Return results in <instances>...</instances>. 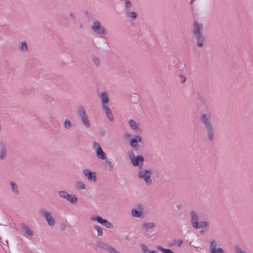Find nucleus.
Segmentation results:
<instances>
[{
    "mask_svg": "<svg viewBox=\"0 0 253 253\" xmlns=\"http://www.w3.org/2000/svg\"><path fill=\"white\" fill-rule=\"evenodd\" d=\"M10 184L11 186L12 191L16 195H18L19 194V190L16 184L14 181H10Z\"/></svg>",
    "mask_w": 253,
    "mask_h": 253,
    "instance_id": "nucleus-26",
    "label": "nucleus"
},
{
    "mask_svg": "<svg viewBox=\"0 0 253 253\" xmlns=\"http://www.w3.org/2000/svg\"><path fill=\"white\" fill-rule=\"evenodd\" d=\"M209 228V223L207 221H201L200 222H198L196 224L194 228L200 229V228H206L207 230Z\"/></svg>",
    "mask_w": 253,
    "mask_h": 253,
    "instance_id": "nucleus-18",
    "label": "nucleus"
},
{
    "mask_svg": "<svg viewBox=\"0 0 253 253\" xmlns=\"http://www.w3.org/2000/svg\"><path fill=\"white\" fill-rule=\"evenodd\" d=\"M82 26H83V25H82V24H81V25H80V27H82Z\"/></svg>",
    "mask_w": 253,
    "mask_h": 253,
    "instance_id": "nucleus-53",
    "label": "nucleus"
},
{
    "mask_svg": "<svg viewBox=\"0 0 253 253\" xmlns=\"http://www.w3.org/2000/svg\"><path fill=\"white\" fill-rule=\"evenodd\" d=\"M138 209H133L131 211V214L135 217H140L143 214V206L142 204H139L137 207Z\"/></svg>",
    "mask_w": 253,
    "mask_h": 253,
    "instance_id": "nucleus-13",
    "label": "nucleus"
},
{
    "mask_svg": "<svg viewBox=\"0 0 253 253\" xmlns=\"http://www.w3.org/2000/svg\"><path fill=\"white\" fill-rule=\"evenodd\" d=\"M169 253H175L174 252H173L172 251H171V252Z\"/></svg>",
    "mask_w": 253,
    "mask_h": 253,
    "instance_id": "nucleus-52",
    "label": "nucleus"
},
{
    "mask_svg": "<svg viewBox=\"0 0 253 253\" xmlns=\"http://www.w3.org/2000/svg\"><path fill=\"white\" fill-rule=\"evenodd\" d=\"M78 114L80 118L87 116L84 107L79 106L78 108Z\"/></svg>",
    "mask_w": 253,
    "mask_h": 253,
    "instance_id": "nucleus-22",
    "label": "nucleus"
},
{
    "mask_svg": "<svg viewBox=\"0 0 253 253\" xmlns=\"http://www.w3.org/2000/svg\"><path fill=\"white\" fill-rule=\"evenodd\" d=\"M97 157L101 160H105L106 158L105 153L103 151L102 148L99 149L96 152Z\"/></svg>",
    "mask_w": 253,
    "mask_h": 253,
    "instance_id": "nucleus-23",
    "label": "nucleus"
},
{
    "mask_svg": "<svg viewBox=\"0 0 253 253\" xmlns=\"http://www.w3.org/2000/svg\"><path fill=\"white\" fill-rule=\"evenodd\" d=\"M125 11L126 10H129L131 8V2L129 0H125Z\"/></svg>",
    "mask_w": 253,
    "mask_h": 253,
    "instance_id": "nucleus-34",
    "label": "nucleus"
},
{
    "mask_svg": "<svg viewBox=\"0 0 253 253\" xmlns=\"http://www.w3.org/2000/svg\"><path fill=\"white\" fill-rule=\"evenodd\" d=\"M157 249L159 251H161L163 253H169L171 252V250L170 249H165L160 246H158L157 247Z\"/></svg>",
    "mask_w": 253,
    "mask_h": 253,
    "instance_id": "nucleus-32",
    "label": "nucleus"
},
{
    "mask_svg": "<svg viewBox=\"0 0 253 253\" xmlns=\"http://www.w3.org/2000/svg\"><path fill=\"white\" fill-rule=\"evenodd\" d=\"M81 119L86 127L88 128L90 126V122L88 119L87 115L86 116V117L81 118Z\"/></svg>",
    "mask_w": 253,
    "mask_h": 253,
    "instance_id": "nucleus-25",
    "label": "nucleus"
},
{
    "mask_svg": "<svg viewBox=\"0 0 253 253\" xmlns=\"http://www.w3.org/2000/svg\"><path fill=\"white\" fill-rule=\"evenodd\" d=\"M131 136V134L128 133H126L125 134L124 137L126 138H128Z\"/></svg>",
    "mask_w": 253,
    "mask_h": 253,
    "instance_id": "nucleus-43",
    "label": "nucleus"
},
{
    "mask_svg": "<svg viewBox=\"0 0 253 253\" xmlns=\"http://www.w3.org/2000/svg\"><path fill=\"white\" fill-rule=\"evenodd\" d=\"M96 247L103 249L105 251H108L110 253H120L117 252L115 248L110 246L108 244L101 241H99L96 243Z\"/></svg>",
    "mask_w": 253,
    "mask_h": 253,
    "instance_id": "nucleus-10",
    "label": "nucleus"
},
{
    "mask_svg": "<svg viewBox=\"0 0 253 253\" xmlns=\"http://www.w3.org/2000/svg\"><path fill=\"white\" fill-rule=\"evenodd\" d=\"M200 122L204 125L208 139L213 141L215 139V131L211 122V113L202 114L199 119Z\"/></svg>",
    "mask_w": 253,
    "mask_h": 253,
    "instance_id": "nucleus-1",
    "label": "nucleus"
},
{
    "mask_svg": "<svg viewBox=\"0 0 253 253\" xmlns=\"http://www.w3.org/2000/svg\"><path fill=\"white\" fill-rule=\"evenodd\" d=\"M177 207L179 209H180L181 208V206L180 205H177Z\"/></svg>",
    "mask_w": 253,
    "mask_h": 253,
    "instance_id": "nucleus-46",
    "label": "nucleus"
},
{
    "mask_svg": "<svg viewBox=\"0 0 253 253\" xmlns=\"http://www.w3.org/2000/svg\"><path fill=\"white\" fill-rule=\"evenodd\" d=\"M20 50L22 51H26L28 50V45L26 42H22L20 47Z\"/></svg>",
    "mask_w": 253,
    "mask_h": 253,
    "instance_id": "nucleus-33",
    "label": "nucleus"
},
{
    "mask_svg": "<svg viewBox=\"0 0 253 253\" xmlns=\"http://www.w3.org/2000/svg\"><path fill=\"white\" fill-rule=\"evenodd\" d=\"M7 154V147L6 144L2 141H0V160H3Z\"/></svg>",
    "mask_w": 253,
    "mask_h": 253,
    "instance_id": "nucleus-14",
    "label": "nucleus"
},
{
    "mask_svg": "<svg viewBox=\"0 0 253 253\" xmlns=\"http://www.w3.org/2000/svg\"><path fill=\"white\" fill-rule=\"evenodd\" d=\"M94 228L97 231L98 236H102L103 235V230L100 226L95 225L94 226Z\"/></svg>",
    "mask_w": 253,
    "mask_h": 253,
    "instance_id": "nucleus-30",
    "label": "nucleus"
},
{
    "mask_svg": "<svg viewBox=\"0 0 253 253\" xmlns=\"http://www.w3.org/2000/svg\"><path fill=\"white\" fill-rule=\"evenodd\" d=\"M190 215L191 216V222L192 223V226L194 228H195L196 224L199 222L198 215L196 212L194 211H190Z\"/></svg>",
    "mask_w": 253,
    "mask_h": 253,
    "instance_id": "nucleus-16",
    "label": "nucleus"
},
{
    "mask_svg": "<svg viewBox=\"0 0 253 253\" xmlns=\"http://www.w3.org/2000/svg\"><path fill=\"white\" fill-rule=\"evenodd\" d=\"M70 17L73 19V20L75 22H76V15L73 13H70Z\"/></svg>",
    "mask_w": 253,
    "mask_h": 253,
    "instance_id": "nucleus-42",
    "label": "nucleus"
},
{
    "mask_svg": "<svg viewBox=\"0 0 253 253\" xmlns=\"http://www.w3.org/2000/svg\"><path fill=\"white\" fill-rule=\"evenodd\" d=\"M149 253H157V251H156V250H152V251H150V252H149Z\"/></svg>",
    "mask_w": 253,
    "mask_h": 253,
    "instance_id": "nucleus-44",
    "label": "nucleus"
},
{
    "mask_svg": "<svg viewBox=\"0 0 253 253\" xmlns=\"http://www.w3.org/2000/svg\"><path fill=\"white\" fill-rule=\"evenodd\" d=\"M128 123L131 128L133 129H136L139 127V125L133 120H130Z\"/></svg>",
    "mask_w": 253,
    "mask_h": 253,
    "instance_id": "nucleus-27",
    "label": "nucleus"
},
{
    "mask_svg": "<svg viewBox=\"0 0 253 253\" xmlns=\"http://www.w3.org/2000/svg\"><path fill=\"white\" fill-rule=\"evenodd\" d=\"M142 142V137L140 135H134L133 138L130 139L129 145L134 150L137 151L140 148L138 143H141Z\"/></svg>",
    "mask_w": 253,
    "mask_h": 253,
    "instance_id": "nucleus-7",
    "label": "nucleus"
},
{
    "mask_svg": "<svg viewBox=\"0 0 253 253\" xmlns=\"http://www.w3.org/2000/svg\"><path fill=\"white\" fill-rule=\"evenodd\" d=\"M59 196L62 198L66 199L68 193L65 191H60L58 192Z\"/></svg>",
    "mask_w": 253,
    "mask_h": 253,
    "instance_id": "nucleus-35",
    "label": "nucleus"
},
{
    "mask_svg": "<svg viewBox=\"0 0 253 253\" xmlns=\"http://www.w3.org/2000/svg\"><path fill=\"white\" fill-rule=\"evenodd\" d=\"M65 199H67L72 204H76L78 200V197L75 195L69 194H67V197H66Z\"/></svg>",
    "mask_w": 253,
    "mask_h": 253,
    "instance_id": "nucleus-19",
    "label": "nucleus"
},
{
    "mask_svg": "<svg viewBox=\"0 0 253 253\" xmlns=\"http://www.w3.org/2000/svg\"><path fill=\"white\" fill-rule=\"evenodd\" d=\"M92 60L94 64L96 66H98L100 65V60L99 58L94 56V55L92 57Z\"/></svg>",
    "mask_w": 253,
    "mask_h": 253,
    "instance_id": "nucleus-37",
    "label": "nucleus"
},
{
    "mask_svg": "<svg viewBox=\"0 0 253 253\" xmlns=\"http://www.w3.org/2000/svg\"><path fill=\"white\" fill-rule=\"evenodd\" d=\"M64 18H65L66 20H67V19H68V18H67V17L66 16H65L64 17Z\"/></svg>",
    "mask_w": 253,
    "mask_h": 253,
    "instance_id": "nucleus-47",
    "label": "nucleus"
},
{
    "mask_svg": "<svg viewBox=\"0 0 253 253\" xmlns=\"http://www.w3.org/2000/svg\"><path fill=\"white\" fill-rule=\"evenodd\" d=\"M65 228V226H62V229L63 230Z\"/></svg>",
    "mask_w": 253,
    "mask_h": 253,
    "instance_id": "nucleus-48",
    "label": "nucleus"
},
{
    "mask_svg": "<svg viewBox=\"0 0 253 253\" xmlns=\"http://www.w3.org/2000/svg\"><path fill=\"white\" fill-rule=\"evenodd\" d=\"M203 24L200 23L196 20L194 21L192 34L196 41V45L199 47H202L204 45L206 37L203 34Z\"/></svg>",
    "mask_w": 253,
    "mask_h": 253,
    "instance_id": "nucleus-2",
    "label": "nucleus"
},
{
    "mask_svg": "<svg viewBox=\"0 0 253 253\" xmlns=\"http://www.w3.org/2000/svg\"><path fill=\"white\" fill-rule=\"evenodd\" d=\"M128 158L134 167H137L140 169L142 168L144 161V159L142 155H138L135 156L132 151H130L128 154Z\"/></svg>",
    "mask_w": 253,
    "mask_h": 253,
    "instance_id": "nucleus-5",
    "label": "nucleus"
},
{
    "mask_svg": "<svg viewBox=\"0 0 253 253\" xmlns=\"http://www.w3.org/2000/svg\"><path fill=\"white\" fill-rule=\"evenodd\" d=\"M84 174L87 177L90 181H95L96 179V173L94 171H91L89 169H85L83 171Z\"/></svg>",
    "mask_w": 253,
    "mask_h": 253,
    "instance_id": "nucleus-12",
    "label": "nucleus"
},
{
    "mask_svg": "<svg viewBox=\"0 0 253 253\" xmlns=\"http://www.w3.org/2000/svg\"><path fill=\"white\" fill-rule=\"evenodd\" d=\"M65 228V226H62V229L63 230Z\"/></svg>",
    "mask_w": 253,
    "mask_h": 253,
    "instance_id": "nucleus-50",
    "label": "nucleus"
},
{
    "mask_svg": "<svg viewBox=\"0 0 253 253\" xmlns=\"http://www.w3.org/2000/svg\"><path fill=\"white\" fill-rule=\"evenodd\" d=\"M93 148L96 150V152L102 148L99 143L94 141L93 143Z\"/></svg>",
    "mask_w": 253,
    "mask_h": 253,
    "instance_id": "nucleus-38",
    "label": "nucleus"
},
{
    "mask_svg": "<svg viewBox=\"0 0 253 253\" xmlns=\"http://www.w3.org/2000/svg\"><path fill=\"white\" fill-rule=\"evenodd\" d=\"M236 253H247L246 252L242 250L239 246H236L235 247Z\"/></svg>",
    "mask_w": 253,
    "mask_h": 253,
    "instance_id": "nucleus-40",
    "label": "nucleus"
},
{
    "mask_svg": "<svg viewBox=\"0 0 253 253\" xmlns=\"http://www.w3.org/2000/svg\"><path fill=\"white\" fill-rule=\"evenodd\" d=\"M102 102V107L108 106L109 99L106 92H102L100 96Z\"/></svg>",
    "mask_w": 253,
    "mask_h": 253,
    "instance_id": "nucleus-15",
    "label": "nucleus"
},
{
    "mask_svg": "<svg viewBox=\"0 0 253 253\" xmlns=\"http://www.w3.org/2000/svg\"><path fill=\"white\" fill-rule=\"evenodd\" d=\"M155 223L153 222H144L142 224V227L143 229L147 231L155 227Z\"/></svg>",
    "mask_w": 253,
    "mask_h": 253,
    "instance_id": "nucleus-21",
    "label": "nucleus"
},
{
    "mask_svg": "<svg viewBox=\"0 0 253 253\" xmlns=\"http://www.w3.org/2000/svg\"><path fill=\"white\" fill-rule=\"evenodd\" d=\"M65 228V226H62V229L63 230Z\"/></svg>",
    "mask_w": 253,
    "mask_h": 253,
    "instance_id": "nucleus-49",
    "label": "nucleus"
},
{
    "mask_svg": "<svg viewBox=\"0 0 253 253\" xmlns=\"http://www.w3.org/2000/svg\"><path fill=\"white\" fill-rule=\"evenodd\" d=\"M218 243L215 240L211 242L210 244V251L211 253H224L223 249L221 248H217Z\"/></svg>",
    "mask_w": 253,
    "mask_h": 253,
    "instance_id": "nucleus-11",
    "label": "nucleus"
},
{
    "mask_svg": "<svg viewBox=\"0 0 253 253\" xmlns=\"http://www.w3.org/2000/svg\"><path fill=\"white\" fill-rule=\"evenodd\" d=\"M152 172L151 170L148 169H140L137 172V177L143 179L147 186H150L152 184V180L151 177Z\"/></svg>",
    "mask_w": 253,
    "mask_h": 253,
    "instance_id": "nucleus-4",
    "label": "nucleus"
},
{
    "mask_svg": "<svg viewBox=\"0 0 253 253\" xmlns=\"http://www.w3.org/2000/svg\"><path fill=\"white\" fill-rule=\"evenodd\" d=\"M194 96L197 100V105L199 110L202 109L201 112L206 114L211 113L210 108L204 101L203 96L202 95L201 91H197L194 92Z\"/></svg>",
    "mask_w": 253,
    "mask_h": 253,
    "instance_id": "nucleus-3",
    "label": "nucleus"
},
{
    "mask_svg": "<svg viewBox=\"0 0 253 253\" xmlns=\"http://www.w3.org/2000/svg\"><path fill=\"white\" fill-rule=\"evenodd\" d=\"M76 187L79 189H84L85 188V184L81 181L76 182Z\"/></svg>",
    "mask_w": 253,
    "mask_h": 253,
    "instance_id": "nucleus-31",
    "label": "nucleus"
},
{
    "mask_svg": "<svg viewBox=\"0 0 253 253\" xmlns=\"http://www.w3.org/2000/svg\"><path fill=\"white\" fill-rule=\"evenodd\" d=\"M126 14L128 17L132 18H135L137 16V13L134 11H130V10H126Z\"/></svg>",
    "mask_w": 253,
    "mask_h": 253,
    "instance_id": "nucleus-28",
    "label": "nucleus"
},
{
    "mask_svg": "<svg viewBox=\"0 0 253 253\" xmlns=\"http://www.w3.org/2000/svg\"><path fill=\"white\" fill-rule=\"evenodd\" d=\"M183 244V241L181 239L174 240L172 242L169 243V246L171 247L174 245H177L178 247H180Z\"/></svg>",
    "mask_w": 253,
    "mask_h": 253,
    "instance_id": "nucleus-24",
    "label": "nucleus"
},
{
    "mask_svg": "<svg viewBox=\"0 0 253 253\" xmlns=\"http://www.w3.org/2000/svg\"><path fill=\"white\" fill-rule=\"evenodd\" d=\"M21 228L24 230L25 233L27 234L29 236L33 235V232L30 229V228L25 223H22L21 224Z\"/></svg>",
    "mask_w": 253,
    "mask_h": 253,
    "instance_id": "nucleus-20",
    "label": "nucleus"
},
{
    "mask_svg": "<svg viewBox=\"0 0 253 253\" xmlns=\"http://www.w3.org/2000/svg\"><path fill=\"white\" fill-rule=\"evenodd\" d=\"M103 110L104 111V112L106 113V115L108 118V119L110 120V122H113L114 121V118L113 115L112 113L111 109L108 107V106L102 107Z\"/></svg>",
    "mask_w": 253,
    "mask_h": 253,
    "instance_id": "nucleus-17",
    "label": "nucleus"
},
{
    "mask_svg": "<svg viewBox=\"0 0 253 253\" xmlns=\"http://www.w3.org/2000/svg\"><path fill=\"white\" fill-rule=\"evenodd\" d=\"M179 77L181 78L180 83L184 84L186 80V78L182 75H180Z\"/></svg>",
    "mask_w": 253,
    "mask_h": 253,
    "instance_id": "nucleus-41",
    "label": "nucleus"
},
{
    "mask_svg": "<svg viewBox=\"0 0 253 253\" xmlns=\"http://www.w3.org/2000/svg\"><path fill=\"white\" fill-rule=\"evenodd\" d=\"M105 163L109 167V170H112L114 169V166L111 161L106 160Z\"/></svg>",
    "mask_w": 253,
    "mask_h": 253,
    "instance_id": "nucleus-39",
    "label": "nucleus"
},
{
    "mask_svg": "<svg viewBox=\"0 0 253 253\" xmlns=\"http://www.w3.org/2000/svg\"><path fill=\"white\" fill-rule=\"evenodd\" d=\"M64 126L65 128L70 129L72 126V124L69 120L66 119L64 122Z\"/></svg>",
    "mask_w": 253,
    "mask_h": 253,
    "instance_id": "nucleus-29",
    "label": "nucleus"
},
{
    "mask_svg": "<svg viewBox=\"0 0 253 253\" xmlns=\"http://www.w3.org/2000/svg\"><path fill=\"white\" fill-rule=\"evenodd\" d=\"M195 0H191L190 3L191 4Z\"/></svg>",
    "mask_w": 253,
    "mask_h": 253,
    "instance_id": "nucleus-45",
    "label": "nucleus"
},
{
    "mask_svg": "<svg viewBox=\"0 0 253 253\" xmlns=\"http://www.w3.org/2000/svg\"><path fill=\"white\" fill-rule=\"evenodd\" d=\"M91 29L96 34L100 35H105L106 34L105 28L102 26L98 21H95L92 23Z\"/></svg>",
    "mask_w": 253,
    "mask_h": 253,
    "instance_id": "nucleus-9",
    "label": "nucleus"
},
{
    "mask_svg": "<svg viewBox=\"0 0 253 253\" xmlns=\"http://www.w3.org/2000/svg\"><path fill=\"white\" fill-rule=\"evenodd\" d=\"M126 239H127V240H128V237L127 236H126Z\"/></svg>",
    "mask_w": 253,
    "mask_h": 253,
    "instance_id": "nucleus-51",
    "label": "nucleus"
},
{
    "mask_svg": "<svg viewBox=\"0 0 253 253\" xmlns=\"http://www.w3.org/2000/svg\"><path fill=\"white\" fill-rule=\"evenodd\" d=\"M40 212L42 216L44 217L46 220L49 226H52L55 225V219L50 212L46 211L44 209H42L40 210Z\"/></svg>",
    "mask_w": 253,
    "mask_h": 253,
    "instance_id": "nucleus-6",
    "label": "nucleus"
},
{
    "mask_svg": "<svg viewBox=\"0 0 253 253\" xmlns=\"http://www.w3.org/2000/svg\"><path fill=\"white\" fill-rule=\"evenodd\" d=\"M92 221H97L98 223H100L103 226H105L108 228H112L113 225L109 222L107 219L102 218L99 215L93 216L91 218Z\"/></svg>",
    "mask_w": 253,
    "mask_h": 253,
    "instance_id": "nucleus-8",
    "label": "nucleus"
},
{
    "mask_svg": "<svg viewBox=\"0 0 253 253\" xmlns=\"http://www.w3.org/2000/svg\"><path fill=\"white\" fill-rule=\"evenodd\" d=\"M141 247L143 253H149L150 252V250H149L147 246L145 244H142Z\"/></svg>",
    "mask_w": 253,
    "mask_h": 253,
    "instance_id": "nucleus-36",
    "label": "nucleus"
}]
</instances>
